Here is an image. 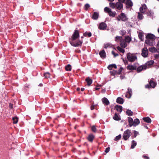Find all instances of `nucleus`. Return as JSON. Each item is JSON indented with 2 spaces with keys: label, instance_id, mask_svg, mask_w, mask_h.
I'll return each mask as SVG.
<instances>
[{
  "label": "nucleus",
  "instance_id": "nucleus-7",
  "mask_svg": "<svg viewBox=\"0 0 159 159\" xmlns=\"http://www.w3.org/2000/svg\"><path fill=\"white\" fill-rule=\"evenodd\" d=\"M104 10L105 12L108 13L109 15L110 16L114 17L116 15V12H115L112 11L111 9L107 7H106L104 8Z\"/></svg>",
  "mask_w": 159,
  "mask_h": 159
},
{
  "label": "nucleus",
  "instance_id": "nucleus-54",
  "mask_svg": "<svg viewBox=\"0 0 159 159\" xmlns=\"http://www.w3.org/2000/svg\"><path fill=\"white\" fill-rule=\"evenodd\" d=\"M118 2H119V3H125V1L126 0H118Z\"/></svg>",
  "mask_w": 159,
  "mask_h": 159
},
{
  "label": "nucleus",
  "instance_id": "nucleus-1",
  "mask_svg": "<svg viewBox=\"0 0 159 159\" xmlns=\"http://www.w3.org/2000/svg\"><path fill=\"white\" fill-rule=\"evenodd\" d=\"M127 57L128 60L131 62H133L137 59V56L135 55L130 52L127 54Z\"/></svg>",
  "mask_w": 159,
  "mask_h": 159
},
{
  "label": "nucleus",
  "instance_id": "nucleus-42",
  "mask_svg": "<svg viewBox=\"0 0 159 159\" xmlns=\"http://www.w3.org/2000/svg\"><path fill=\"white\" fill-rule=\"evenodd\" d=\"M131 38L129 36L126 37L125 39V41L126 42L129 43L131 41Z\"/></svg>",
  "mask_w": 159,
  "mask_h": 159
},
{
  "label": "nucleus",
  "instance_id": "nucleus-50",
  "mask_svg": "<svg viewBox=\"0 0 159 159\" xmlns=\"http://www.w3.org/2000/svg\"><path fill=\"white\" fill-rule=\"evenodd\" d=\"M134 134L133 136L134 138L136 137L137 135L139 134V132L135 130L134 131Z\"/></svg>",
  "mask_w": 159,
  "mask_h": 159
},
{
  "label": "nucleus",
  "instance_id": "nucleus-64",
  "mask_svg": "<svg viewBox=\"0 0 159 159\" xmlns=\"http://www.w3.org/2000/svg\"><path fill=\"white\" fill-rule=\"evenodd\" d=\"M124 76H122V75H120V77L121 78V79H123V78H124Z\"/></svg>",
  "mask_w": 159,
  "mask_h": 159
},
{
  "label": "nucleus",
  "instance_id": "nucleus-15",
  "mask_svg": "<svg viewBox=\"0 0 159 159\" xmlns=\"http://www.w3.org/2000/svg\"><path fill=\"white\" fill-rule=\"evenodd\" d=\"M116 7L118 10H120L123 8V5L119 2H117L116 3Z\"/></svg>",
  "mask_w": 159,
  "mask_h": 159
},
{
  "label": "nucleus",
  "instance_id": "nucleus-17",
  "mask_svg": "<svg viewBox=\"0 0 159 159\" xmlns=\"http://www.w3.org/2000/svg\"><path fill=\"white\" fill-rule=\"evenodd\" d=\"M115 108L117 111L120 113L122 111V106L117 105L115 106Z\"/></svg>",
  "mask_w": 159,
  "mask_h": 159
},
{
  "label": "nucleus",
  "instance_id": "nucleus-4",
  "mask_svg": "<svg viewBox=\"0 0 159 159\" xmlns=\"http://www.w3.org/2000/svg\"><path fill=\"white\" fill-rule=\"evenodd\" d=\"M69 42L70 44L73 46L75 47H81L83 43V41L78 40L74 42V41L70 40Z\"/></svg>",
  "mask_w": 159,
  "mask_h": 159
},
{
  "label": "nucleus",
  "instance_id": "nucleus-38",
  "mask_svg": "<svg viewBox=\"0 0 159 159\" xmlns=\"http://www.w3.org/2000/svg\"><path fill=\"white\" fill-rule=\"evenodd\" d=\"M143 34L141 32H139V33L138 34V37L139 39L141 41H143Z\"/></svg>",
  "mask_w": 159,
  "mask_h": 159
},
{
  "label": "nucleus",
  "instance_id": "nucleus-5",
  "mask_svg": "<svg viewBox=\"0 0 159 159\" xmlns=\"http://www.w3.org/2000/svg\"><path fill=\"white\" fill-rule=\"evenodd\" d=\"M131 132L130 130L128 129L124 131L123 137L125 140H127L130 136Z\"/></svg>",
  "mask_w": 159,
  "mask_h": 159
},
{
  "label": "nucleus",
  "instance_id": "nucleus-40",
  "mask_svg": "<svg viewBox=\"0 0 159 159\" xmlns=\"http://www.w3.org/2000/svg\"><path fill=\"white\" fill-rule=\"evenodd\" d=\"M143 18V15L141 13L139 12L138 16V18L139 20H142Z\"/></svg>",
  "mask_w": 159,
  "mask_h": 159
},
{
  "label": "nucleus",
  "instance_id": "nucleus-13",
  "mask_svg": "<svg viewBox=\"0 0 159 159\" xmlns=\"http://www.w3.org/2000/svg\"><path fill=\"white\" fill-rule=\"evenodd\" d=\"M95 138V136L92 134H89L87 137L88 141L91 143H92Z\"/></svg>",
  "mask_w": 159,
  "mask_h": 159
},
{
  "label": "nucleus",
  "instance_id": "nucleus-36",
  "mask_svg": "<svg viewBox=\"0 0 159 159\" xmlns=\"http://www.w3.org/2000/svg\"><path fill=\"white\" fill-rule=\"evenodd\" d=\"M43 75L45 78H48L50 77L51 74L49 72H46L44 73Z\"/></svg>",
  "mask_w": 159,
  "mask_h": 159
},
{
  "label": "nucleus",
  "instance_id": "nucleus-29",
  "mask_svg": "<svg viewBox=\"0 0 159 159\" xmlns=\"http://www.w3.org/2000/svg\"><path fill=\"white\" fill-rule=\"evenodd\" d=\"M113 68H114L115 69L117 68V66L116 64H112L109 65L107 67V68L110 70H111Z\"/></svg>",
  "mask_w": 159,
  "mask_h": 159
},
{
  "label": "nucleus",
  "instance_id": "nucleus-48",
  "mask_svg": "<svg viewBox=\"0 0 159 159\" xmlns=\"http://www.w3.org/2000/svg\"><path fill=\"white\" fill-rule=\"evenodd\" d=\"M128 122L129 124L130 123H134V121L133 120V119L131 117H128Z\"/></svg>",
  "mask_w": 159,
  "mask_h": 159
},
{
  "label": "nucleus",
  "instance_id": "nucleus-6",
  "mask_svg": "<svg viewBox=\"0 0 159 159\" xmlns=\"http://www.w3.org/2000/svg\"><path fill=\"white\" fill-rule=\"evenodd\" d=\"M117 20L118 21L121 20L123 21H127L128 18H127L125 13H121L120 15H119L117 17Z\"/></svg>",
  "mask_w": 159,
  "mask_h": 159
},
{
  "label": "nucleus",
  "instance_id": "nucleus-24",
  "mask_svg": "<svg viewBox=\"0 0 159 159\" xmlns=\"http://www.w3.org/2000/svg\"><path fill=\"white\" fill-rule=\"evenodd\" d=\"M128 93L129 95H128V94H126L125 96L128 98H130L131 97L132 93V90L131 89L129 88L128 89Z\"/></svg>",
  "mask_w": 159,
  "mask_h": 159
},
{
  "label": "nucleus",
  "instance_id": "nucleus-32",
  "mask_svg": "<svg viewBox=\"0 0 159 159\" xmlns=\"http://www.w3.org/2000/svg\"><path fill=\"white\" fill-rule=\"evenodd\" d=\"M126 113L129 116H132L133 115V112L129 109L127 110Z\"/></svg>",
  "mask_w": 159,
  "mask_h": 159
},
{
  "label": "nucleus",
  "instance_id": "nucleus-44",
  "mask_svg": "<svg viewBox=\"0 0 159 159\" xmlns=\"http://www.w3.org/2000/svg\"><path fill=\"white\" fill-rule=\"evenodd\" d=\"M12 120L13 121V122L14 124H16L18 122V118L17 117H13Z\"/></svg>",
  "mask_w": 159,
  "mask_h": 159
},
{
  "label": "nucleus",
  "instance_id": "nucleus-57",
  "mask_svg": "<svg viewBox=\"0 0 159 159\" xmlns=\"http://www.w3.org/2000/svg\"><path fill=\"white\" fill-rule=\"evenodd\" d=\"M13 104L10 103L9 104V107L11 109H12L13 108Z\"/></svg>",
  "mask_w": 159,
  "mask_h": 159
},
{
  "label": "nucleus",
  "instance_id": "nucleus-18",
  "mask_svg": "<svg viewBox=\"0 0 159 159\" xmlns=\"http://www.w3.org/2000/svg\"><path fill=\"white\" fill-rule=\"evenodd\" d=\"M85 81L87 82V85L89 86H90L92 83L93 80L92 79L88 77L86 78Z\"/></svg>",
  "mask_w": 159,
  "mask_h": 159
},
{
  "label": "nucleus",
  "instance_id": "nucleus-41",
  "mask_svg": "<svg viewBox=\"0 0 159 159\" xmlns=\"http://www.w3.org/2000/svg\"><path fill=\"white\" fill-rule=\"evenodd\" d=\"M117 48L119 51L122 53H124L125 52V50L119 46H118L117 47Z\"/></svg>",
  "mask_w": 159,
  "mask_h": 159
},
{
  "label": "nucleus",
  "instance_id": "nucleus-45",
  "mask_svg": "<svg viewBox=\"0 0 159 159\" xmlns=\"http://www.w3.org/2000/svg\"><path fill=\"white\" fill-rule=\"evenodd\" d=\"M92 131L94 133H96L97 131V129L94 125L92 126L91 127Z\"/></svg>",
  "mask_w": 159,
  "mask_h": 159
},
{
  "label": "nucleus",
  "instance_id": "nucleus-20",
  "mask_svg": "<svg viewBox=\"0 0 159 159\" xmlns=\"http://www.w3.org/2000/svg\"><path fill=\"white\" fill-rule=\"evenodd\" d=\"M99 54L101 58H105L106 57V53L104 50H103L99 52Z\"/></svg>",
  "mask_w": 159,
  "mask_h": 159
},
{
  "label": "nucleus",
  "instance_id": "nucleus-49",
  "mask_svg": "<svg viewBox=\"0 0 159 159\" xmlns=\"http://www.w3.org/2000/svg\"><path fill=\"white\" fill-rule=\"evenodd\" d=\"M90 5L88 4H86L84 6V9L85 10L87 11L88 10V9L90 7Z\"/></svg>",
  "mask_w": 159,
  "mask_h": 159
},
{
  "label": "nucleus",
  "instance_id": "nucleus-16",
  "mask_svg": "<svg viewBox=\"0 0 159 159\" xmlns=\"http://www.w3.org/2000/svg\"><path fill=\"white\" fill-rule=\"evenodd\" d=\"M147 39H149L152 40H155V36L151 34H148L146 36Z\"/></svg>",
  "mask_w": 159,
  "mask_h": 159
},
{
  "label": "nucleus",
  "instance_id": "nucleus-62",
  "mask_svg": "<svg viewBox=\"0 0 159 159\" xmlns=\"http://www.w3.org/2000/svg\"><path fill=\"white\" fill-rule=\"evenodd\" d=\"M95 89L96 90H98L100 89V88L96 87Z\"/></svg>",
  "mask_w": 159,
  "mask_h": 159
},
{
  "label": "nucleus",
  "instance_id": "nucleus-63",
  "mask_svg": "<svg viewBox=\"0 0 159 159\" xmlns=\"http://www.w3.org/2000/svg\"><path fill=\"white\" fill-rule=\"evenodd\" d=\"M81 91H84V88H81Z\"/></svg>",
  "mask_w": 159,
  "mask_h": 159
},
{
  "label": "nucleus",
  "instance_id": "nucleus-22",
  "mask_svg": "<svg viewBox=\"0 0 159 159\" xmlns=\"http://www.w3.org/2000/svg\"><path fill=\"white\" fill-rule=\"evenodd\" d=\"M113 118L116 120H121V118L120 116H119L117 113H115L114 116L113 117Z\"/></svg>",
  "mask_w": 159,
  "mask_h": 159
},
{
  "label": "nucleus",
  "instance_id": "nucleus-39",
  "mask_svg": "<svg viewBox=\"0 0 159 159\" xmlns=\"http://www.w3.org/2000/svg\"><path fill=\"white\" fill-rule=\"evenodd\" d=\"M65 68L66 71H70L71 69V66L70 64H68L65 66Z\"/></svg>",
  "mask_w": 159,
  "mask_h": 159
},
{
  "label": "nucleus",
  "instance_id": "nucleus-34",
  "mask_svg": "<svg viewBox=\"0 0 159 159\" xmlns=\"http://www.w3.org/2000/svg\"><path fill=\"white\" fill-rule=\"evenodd\" d=\"M154 61L153 60H151L149 61H148L146 64L145 65L147 66H147H150L152 65L154 63Z\"/></svg>",
  "mask_w": 159,
  "mask_h": 159
},
{
  "label": "nucleus",
  "instance_id": "nucleus-19",
  "mask_svg": "<svg viewBox=\"0 0 159 159\" xmlns=\"http://www.w3.org/2000/svg\"><path fill=\"white\" fill-rule=\"evenodd\" d=\"M99 14L96 12H94L92 16V18L93 20H97L99 17Z\"/></svg>",
  "mask_w": 159,
  "mask_h": 159
},
{
  "label": "nucleus",
  "instance_id": "nucleus-23",
  "mask_svg": "<svg viewBox=\"0 0 159 159\" xmlns=\"http://www.w3.org/2000/svg\"><path fill=\"white\" fill-rule=\"evenodd\" d=\"M116 102L118 103L122 104L124 102V100L123 98L119 97L117 98Z\"/></svg>",
  "mask_w": 159,
  "mask_h": 159
},
{
  "label": "nucleus",
  "instance_id": "nucleus-56",
  "mask_svg": "<svg viewBox=\"0 0 159 159\" xmlns=\"http://www.w3.org/2000/svg\"><path fill=\"white\" fill-rule=\"evenodd\" d=\"M143 157L144 159H149V157L146 156H143Z\"/></svg>",
  "mask_w": 159,
  "mask_h": 159
},
{
  "label": "nucleus",
  "instance_id": "nucleus-51",
  "mask_svg": "<svg viewBox=\"0 0 159 159\" xmlns=\"http://www.w3.org/2000/svg\"><path fill=\"white\" fill-rule=\"evenodd\" d=\"M111 53L113 55L114 57H116L119 55L118 54L116 53L114 51H112Z\"/></svg>",
  "mask_w": 159,
  "mask_h": 159
},
{
  "label": "nucleus",
  "instance_id": "nucleus-28",
  "mask_svg": "<svg viewBox=\"0 0 159 159\" xmlns=\"http://www.w3.org/2000/svg\"><path fill=\"white\" fill-rule=\"evenodd\" d=\"M145 14H146L148 16L152 17V16L153 13L151 11V10H147Z\"/></svg>",
  "mask_w": 159,
  "mask_h": 159
},
{
  "label": "nucleus",
  "instance_id": "nucleus-11",
  "mask_svg": "<svg viewBox=\"0 0 159 159\" xmlns=\"http://www.w3.org/2000/svg\"><path fill=\"white\" fill-rule=\"evenodd\" d=\"M125 4L126 6V8L131 7L133 5V2L131 0H126L125 2Z\"/></svg>",
  "mask_w": 159,
  "mask_h": 159
},
{
  "label": "nucleus",
  "instance_id": "nucleus-30",
  "mask_svg": "<svg viewBox=\"0 0 159 159\" xmlns=\"http://www.w3.org/2000/svg\"><path fill=\"white\" fill-rule=\"evenodd\" d=\"M134 126L138 125L140 123V121L138 119L136 118L134 120Z\"/></svg>",
  "mask_w": 159,
  "mask_h": 159
},
{
  "label": "nucleus",
  "instance_id": "nucleus-53",
  "mask_svg": "<svg viewBox=\"0 0 159 159\" xmlns=\"http://www.w3.org/2000/svg\"><path fill=\"white\" fill-rule=\"evenodd\" d=\"M154 57L156 60L159 59V54H155Z\"/></svg>",
  "mask_w": 159,
  "mask_h": 159
},
{
  "label": "nucleus",
  "instance_id": "nucleus-2",
  "mask_svg": "<svg viewBox=\"0 0 159 159\" xmlns=\"http://www.w3.org/2000/svg\"><path fill=\"white\" fill-rule=\"evenodd\" d=\"M154 79H151L149 82V84H147L145 85V88H146L149 89L150 88H154L157 85V83L156 82H154L153 80Z\"/></svg>",
  "mask_w": 159,
  "mask_h": 159
},
{
  "label": "nucleus",
  "instance_id": "nucleus-35",
  "mask_svg": "<svg viewBox=\"0 0 159 159\" xmlns=\"http://www.w3.org/2000/svg\"><path fill=\"white\" fill-rule=\"evenodd\" d=\"M137 145L136 142L134 140H133L132 141V144L131 146V148L133 149Z\"/></svg>",
  "mask_w": 159,
  "mask_h": 159
},
{
  "label": "nucleus",
  "instance_id": "nucleus-59",
  "mask_svg": "<svg viewBox=\"0 0 159 159\" xmlns=\"http://www.w3.org/2000/svg\"><path fill=\"white\" fill-rule=\"evenodd\" d=\"M94 106L93 105H92L91 106V110H93L94 109Z\"/></svg>",
  "mask_w": 159,
  "mask_h": 159
},
{
  "label": "nucleus",
  "instance_id": "nucleus-3",
  "mask_svg": "<svg viewBox=\"0 0 159 159\" xmlns=\"http://www.w3.org/2000/svg\"><path fill=\"white\" fill-rule=\"evenodd\" d=\"M79 37L80 34L79 30H75L73 34L72 35L71 38L69 39V41L70 40L74 41L77 39Z\"/></svg>",
  "mask_w": 159,
  "mask_h": 159
},
{
  "label": "nucleus",
  "instance_id": "nucleus-55",
  "mask_svg": "<svg viewBox=\"0 0 159 159\" xmlns=\"http://www.w3.org/2000/svg\"><path fill=\"white\" fill-rule=\"evenodd\" d=\"M110 149V147H107V148H106L105 150V152H106V153L108 152L109 151Z\"/></svg>",
  "mask_w": 159,
  "mask_h": 159
},
{
  "label": "nucleus",
  "instance_id": "nucleus-60",
  "mask_svg": "<svg viewBox=\"0 0 159 159\" xmlns=\"http://www.w3.org/2000/svg\"><path fill=\"white\" fill-rule=\"evenodd\" d=\"M109 46V45L108 44H107L105 45V48H107Z\"/></svg>",
  "mask_w": 159,
  "mask_h": 159
},
{
  "label": "nucleus",
  "instance_id": "nucleus-52",
  "mask_svg": "<svg viewBox=\"0 0 159 159\" xmlns=\"http://www.w3.org/2000/svg\"><path fill=\"white\" fill-rule=\"evenodd\" d=\"M126 33V32L124 30H121L120 31V34L122 35V36H123L125 35Z\"/></svg>",
  "mask_w": 159,
  "mask_h": 159
},
{
  "label": "nucleus",
  "instance_id": "nucleus-47",
  "mask_svg": "<svg viewBox=\"0 0 159 159\" xmlns=\"http://www.w3.org/2000/svg\"><path fill=\"white\" fill-rule=\"evenodd\" d=\"M121 134H120L118 136H116L115 139H114V140L116 141H117L120 139L121 138Z\"/></svg>",
  "mask_w": 159,
  "mask_h": 159
},
{
  "label": "nucleus",
  "instance_id": "nucleus-27",
  "mask_svg": "<svg viewBox=\"0 0 159 159\" xmlns=\"http://www.w3.org/2000/svg\"><path fill=\"white\" fill-rule=\"evenodd\" d=\"M143 120L145 122L147 123H150L151 122V119L148 117H143Z\"/></svg>",
  "mask_w": 159,
  "mask_h": 159
},
{
  "label": "nucleus",
  "instance_id": "nucleus-21",
  "mask_svg": "<svg viewBox=\"0 0 159 159\" xmlns=\"http://www.w3.org/2000/svg\"><path fill=\"white\" fill-rule=\"evenodd\" d=\"M120 45L121 47L124 48H125L127 46V44L123 39L120 42Z\"/></svg>",
  "mask_w": 159,
  "mask_h": 159
},
{
  "label": "nucleus",
  "instance_id": "nucleus-43",
  "mask_svg": "<svg viewBox=\"0 0 159 159\" xmlns=\"http://www.w3.org/2000/svg\"><path fill=\"white\" fill-rule=\"evenodd\" d=\"M110 6L112 8H114L116 7V3L115 4L113 2H110L109 4Z\"/></svg>",
  "mask_w": 159,
  "mask_h": 159
},
{
  "label": "nucleus",
  "instance_id": "nucleus-37",
  "mask_svg": "<svg viewBox=\"0 0 159 159\" xmlns=\"http://www.w3.org/2000/svg\"><path fill=\"white\" fill-rule=\"evenodd\" d=\"M149 51H150L151 52H154L157 51V49L155 48L154 47H152L149 48Z\"/></svg>",
  "mask_w": 159,
  "mask_h": 159
},
{
  "label": "nucleus",
  "instance_id": "nucleus-8",
  "mask_svg": "<svg viewBox=\"0 0 159 159\" xmlns=\"http://www.w3.org/2000/svg\"><path fill=\"white\" fill-rule=\"evenodd\" d=\"M107 27V25L104 22H101L98 26L99 29L101 30H104L106 29Z\"/></svg>",
  "mask_w": 159,
  "mask_h": 159
},
{
  "label": "nucleus",
  "instance_id": "nucleus-14",
  "mask_svg": "<svg viewBox=\"0 0 159 159\" xmlns=\"http://www.w3.org/2000/svg\"><path fill=\"white\" fill-rule=\"evenodd\" d=\"M154 41V40L147 39L145 41V43L149 45L152 46L153 45Z\"/></svg>",
  "mask_w": 159,
  "mask_h": 159
},
{
  "label": "nucleus",
  "instance_id": "nucleus-46",
  "mask_svg": "<svg viewBox=\"0 0 159 159\" xmlns=\"http://www.w3.org/2000/svg\"><path fill=\"white\" fill-rule=\"evenodd\" d=\"M123 70V68L122 67H120V69L119 70L118 72L117 71H115V73H116L118 75H120L121 74L122 70Z\"/></svg>",
  "mask_w": 159,
  "mask_h": 159
},
{
  "label": "nucleus",
  "instance_id": "nucleus-33",
  "mask_svg": "<svg viewBox=\"0 0 159 159\" xmlns=\"http://www.w3.org/2000/svg\"><path fill=\"white\" fill-rule=\"evenodd\" d=\"M123 39L121 36H116L115 38V40L116 42L121 41V40Z\"/></svg>",
  "mask_w": 159,
  "mask_h": 159
},
{
  "label": "nucleus",
  "instance_id": "nucleus-58",
  "mask_svg": "<svg viewBox=\"0 0 159 159\" xmlns=\"http://www.w3.org/2000/svg\"><path fill=\"white\" fill-rule=\"evenodd\" d=\"M132 125L134 126V123H130L129 124V127H131Z\"/></svg>",
  "mask_w": 159,
  "mask_h": 159
},
{
  "label": "nucleus",
  "instance_id": "nucleus-10",
  "mask_svg": "<svg viewBox=\"0 0 159 159\" xmlns=\"http://www.w3.org/2000/svg\"><path fill=\"white\" fill-rule=\"evenodd\" d=\"M147 6L145 4H144L140 8L139 10L141 13H145L147 10Z\"/></svg>",
  "mask_w": 159,
  "mask_h": 159
},
{
  "label": "nucleus",
  "instance_id": "nucleus-31",
  "mask_svg": "<svg viewBox=\"0 0 159 159\" xmlns=\"http://www.w3.org/2000/svg\"><path fill=\"white\" fill-rule=\"evenodd\" d=\"M83 35L85 37H90L92 36V34L90 32H86L83 34Z\"/></svg>",
  "mask_w": 159,
  "mask_h": 159
},
{
  "label": "nucleus",
  "instance_id": "nucleus-12",
  "mask_svg": "<svg viewBox=\"0 0 159 159\" xmlns=\"http://www.w3.org/2000/svg\"><path fill=\"white\" fill-rule=\"evenodd\" d=\"M147 69V66L145 65H142L139 66L136 69L138 72H141L143 70H145Z\"/></svg>",
  "mask_w": 159,
  "mask_h": 159
},
{
  "label": "nucleus",
  "instance_id": "nucleus-9",
  "mask_svg": "<svg viewBox=\"0 0 159 159\" xmlns=\"http://www.w3.org/2000/svg\"><path fill=\"white\" fill-rule=\"evenodd\" d=\"M148 53V50L147 48H144L142 49V56L144 57H147Z\"/></svg>",
  "mask_w": 159,
  "mask_h": 159
},
{
  "label": "nucleus",
  "instance_id": "nucleus-25",
  "mask_svg": "<svg viewBox=\"0 0 159 159\" xmlns=\"http://www.w3.org/2000/svg\"><path fill=\"white\" fill-rule=\"evenodd\" d=\"M127 68L128 70H136V67L134 66L133 65H128L127 67Z\"/></svg>",
  "mask_w": 159,
  "mask_h": 159
},
{
  "label": "nucleus",
  "instance_id": "nucleus-61",
  "mask_svg": "<svg viewBox=\"0 0 159 159\" xmlns=\"http://www.w3.org/2000/svg\"><path fill=\"white\" fill-rule=\"evenodd\" d=\"M157 48L159 49V41L158 42V44H157Z\"/></svg>",
  "mask_w": 159,
  "mask_h": 159
},
{
  "label": "nucleus",
  "instance_id": "nucleus-26",
  "mask_svg": "<svg viewBox=\"0 0 159 159\" xmlns=\"http://www.w3.org/2000/svg\"><path fill=\"white\" fill-rule=\"evenodd\" d=\"M102 102L103 103L106 105H108L109 104V102L107 98H104L102 99Z\"/></svg>",
  "mask_w": 159,
  "mask_h": 159
}]
</instances>
